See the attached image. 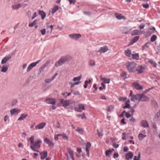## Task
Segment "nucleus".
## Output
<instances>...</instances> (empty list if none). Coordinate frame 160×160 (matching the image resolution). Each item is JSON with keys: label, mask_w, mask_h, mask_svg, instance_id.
<instances>
[{"label": "nucleus", "mask_w": 160, "mask_h": 160, "mask_svg": "<svg viewBox=\"0 0 160 160\" xmlns=\"http://www.w3.org/2000/svg\"><path fill=\"white\" fill-rule=\"evenodd\" d=\"M34 136H31L29 138L30 142V147L33 151L39 152L38 150L41 147L42 141L40 139H38L36 142H34Z\"/></svg>", "instance_id": "nucleus-1"}, {"label": "nucleus", "mask_w": 160, "mask_h": 160, "mask_svg": "<svg viewBox=\"0 0 160 160\" xmlns=\"http://www.w3.org/2000/svg\"><path fill=\"white\" fill-rule=\"evenodd\" d=\"M126 66L128 71L130 72H135L137 64L133 62H127L126 63Z\"/></svg>", "instance_id": "nucleus-2"}, {"label": "nucleus", "mask_w": 160, "mask_h": 160, "mask_svg": "<svg viewBox=\"0 0 160 160\" xmlns=\"http://www.w3.org/2000/svg\"><path fill=\"white\" fill-rule=\"evenodd\" d=\"M72 59V57L69 55L62 56L60 59L55 64L56 67H58L62 65L64 63L67 61H70Z\"/></svg>", "instance_id": "nucleus-3"}, {"label": "nucleus", "mask_w": 160, "mask_h": 160, "mask_svg": "<svg viewBox=\"0 0 160 160\" xmlns=\"http://www.w3.org/2000/svg\"><path fill=\"white\" fill-rule=\"evenodd\" d=\"M67 152H65L64 155L66 160H70V158L72 160H75L74 157V154L73 151L70 148H68L67 149Z\"/></svg>", "instance_id": "nucleus-4"}, {"label": "nucleus", "mask_w": 160, "mask_h": 160, "mask_svg": "<svg viewBox=\"0 0 160 160\" xmlns=\"http://www.w3.org/2000/svg\"><path fill=\"white\" fill-rule=\"evenodd\" d=\"M146 69V67L144 66L140 65L137 67L135 71H137L138 74H140L143 72L144 70Z\"/></svg>", "instance_id": "nucleus-5"}, {"label": "nucleus", "mask_w": 160, "mask_h": 160, "mask_svg": "<svg viewBox=\"0 0 160 160\" xmlns=\"http://www.w3.org/2000/svg\"><path fill=\"white\" fill-rule=\"evenodd\" d=\"M40 60H39L36 62H33L30 64L27 68V72H29L31 71L34 67H35L37 64L40 62Z\"/></svg>", "instance_id": "nucleus-6"}, {"label": "nucleus", "mask_w": 160, "mask_h": 160, "mask_svg": "<svg viewBox=\"0 0 160 160\" xmlns=\"http://www.w3.org/2000/svg\"><path fill=\"white\" fill-rule=\"evenodd\" d=\"M149 98L143 94H140L139 98L138 99V102L148 101Z\"/></svg>", "instance_id": "nucleus-7"}, {"label": "nucleus", "mask_w": 160, "mask_h": 160, "mask_svg": "<svg viewBox=\"0 0 160 160\" xmlns=\"http://www.w3.org/2000/svg\"><path fill=\"white\" fill-rule=\"evenodd\" d=\"M45 102L48 104L54 105L56 102V99L52 98H49L45 100Z\"/></svg>", "instance_id": "nucleus-8"}, {"label": "nucleus", "mask_w": 160, "mask_h": 160, "mask_svg": "<svg viewBox=\"0 0 160 160\" xmlns=\"http://www.w3.org/2000/svg\"><path fill=\"white\" fill-rule=\"evenodd\" d=\"M74 109L75 111L78 112H82V110H84L85 109V107L83 104H79L78 105V108H75Z\"/></svg>", "instance_id": "nucleus-9"}, {"label": "nucleus", "mask_w": 160, "mask_h": 160, "mask_svg": "<svg viewBox=\"0 0 160 160\" xmlns=\"http://www.w3.org/2000/svg\"><path fill=\"white\" fill-rule=\"evenodd\" d=\"M132 85L137 90H141L143 89V87L137 82L133 83Z\"/></svg>", "instance_id": "nucleus-10"}, {"label": "nucleus", "mask_w": 160, "mask_h": 160, "mask_svg": "<svg viewBox=\"0 0 160 160\" xmlns=\"http://www.w3.org/2000/svg\"><path fill=\"white\" fill-rule=\"evenodd\" d=\"M44 141L45 143L48 144L49 146H53L54 145V143L47 138H45L44 139Z\"/></svg>", "instance_id": "nucleus-11"}, {"label": "nucleus", "mask_w": 160, "mask_h": 160, "mask_svg": "<svg viewBox=\"0 0 160 160\" xmlns=\"http://www.w3.org/2000/svg\"><path fill=\"white\" fill-rule=\"evenodd\" d=\"M81 35L80 34H71L69 35V37L75 40H77L80 37H81Z\"/></svg>", "instance_id": "nucleus-12"}, {"label": "nucleus", "mask_w": 160, "mask_h": 160, "mask_svg": "<svg viewBox=\"0 0 160 160\" xmlns=\"http://www.w3.org/2000/svg\"><path fill=\"white\" fill-rule=\"evenodd\" d=\"M91 145L90 142H87L86 144V150L87 152V154L88 157L89 156V150L91 147Z\"/></svg>", "instance_id": "nucleus-13"}, {"label": "nucleus", "mask_w": 160, "mask_h": 160, "mask_svg": "<svg viewBox=\"0 0 160 160\" xmlns=\"http://www.w3.org/2000/svg\"><path fill=\"white\" fill-rule=\"evenodd\" d=\"M60 102L62 103L63 107H67L70 104V101L68 100H64L63 99H61L60 100Z\"/></svg>", "instance_id": "nucleus-14"}, {"label": "nucleus", "mask_w": 160, "mask_h": 160, "mask_svg": "<svg viewBox=\"0 0 160 160\" xmlns=\"http://www.w3.org/2000/svg\"><path fill=\"white\" fill-rule=\"evenodd\" d=\"M114 15L115 17L119 20H121L122 19L125 20L126 19V18L124 16H122L121 14L115 13Z\"/></svg>", "instance_id": "nucleus-15"}, {"label": "nucleus", "mask_w": 160, "mask_h": 160, "mask_svg": "<svg viewBox=\"0 0 160 160\" xmlns=\"http://www.w3.org/2000/svg\"><path fill=\"white\" fill-rule=\"evenodd\" d=\"M46 123L45 122H42L35 127V129H42L45 126Z\"/></svg>", "instance_id": "nucleus-16"}, {"label": "nucleus", "mask_w": 160, "mask_h": 160, "mask_svg": "<svg viewBox=\"0 0 160 160\" xmlns=\"http://www.w3.org/2000/svg\"><path fill=\"white\" fill-rule=\"evenodd\" d=\"M108 50V47L106 46L101 47L99 50L97 52H100L101 53H104Z\"/></svg>", "instance_id": "nucleus-17"}, {"label": "nucleus", "mask_w": 160, "mask_h": 160, "mask_svg": "<svg viewBox=\"0 0 160 160\" xmlns=\"http://www.w3.org/2000/svg\"><path fill=\"white\" fill-rule=\"evenodd\" d=\"M41 155V159H44L48 156V152L47 151L41 152L40 153Z\"/></svg>", "instance_id": "nucleus-18"}, {"label": "nucleus", "mask_w": 160, "mask_h": 160, "mask_svg": "<svg viewBox=\"0 0 160 160\" xmlns=\"http://www.w3.org/2000/svg\"><path fill=\"white\" fill-rule=\"evenodd\" d=\"M140 94H137L136 95H132L131 97V100L132 101H135L137 100H138L139 98Z\"/></svg>", "instance_id": "nucleus-19"}, {"label": "nucleus", "mask_w": 160, "mask_h": 160, "mask_svg": "<svg viewBox=\"0 0 160 160\" xmlns=\"http://www.w3.org/2000/svg\"><path fill=\"white\" fill-rule=\"evenodd\" d=\"M141 125L143 127L146 128H148L149 127V124L148 122L146 120H142L141 122Z\"/></svg>", "instance_id": "nucleus-20"}, {"label": "nucleus", "mask_w": 160, "mask_h": 160, "mask_svg": "<svg viewBox=\"0 0 160 160\" xmlns=\"http://www.w3.org/2000/svg\"><path fill=\"white\" fill-rule=\"evenodd\" d=\"M133 156V154L131 152H129L126 153L125 158L127 160H129L130 159L132 158Z\"/></svg>", "instance_id": "nucleus-21"}, {"label": "nucleus", "mask_w": 160, "mask_h": 160, "mask_svg": "<svg viewBox=\"0 0 160 160\" xmlns=\"http://www.w3.org/2000/svg\"><path fill=\"white\" fill-rule=\"evenodd\" d=\"M11 58V57L10 56H7L4 57L2 60L1 64H3L7 62Z\"/></svg>", "instance_id": "nucleus-22"}, {"label": "nucleus", "mask_w": 160, "mask_h": 160, "mask_svg": "<svg viewBox=\"0 0 160 160\" xmlns=\"http://www.w3.org/2000/svg\"><path fill=\"white\" fill-rule=\"evenodd\" d=\"M100 80L103 81L104 83H110V79L108 78H107L101 77L100 78Z\"/></svg>", "instance_id": "nucleus-23"}, {"label": "nucleus", "mask_w": 160, "mask_h": 160, "mask_svg": "<svg viewBox=\"0 0 160 160\" xmlns=\"http://www.w3.org/2000/svg\"><path fill=\"white\" fill-rule=\"evenodd\" d=\"M130 103V101L129 100H128L126 102L124 103L125 106H123L122 108L123 109L125 108H130V105L129 104Z\"/></svg>", "instance_id": "nucleus-24"}, {"label": "nucleus", "mask_w": 160, "mask_h": 160, "mask_svg": "<svg viewBox=\"0 0 160 160\" xmlns=\"http://www.w3.org/2000/svg\"><path fill=\"white\" fill-rule=\"evenodd\" d=\"M139 38V37L138 36H135L134 38L132 39L130 42V45H132L134 43L136 42H137Z\"/></svg>", "instance_id": "nucleus-25"}, {"label": "nucleus", "mask_w": 160, "mask_h": 160, "mask_svg": "<svg viewBox=\"0 0 160 160\" xmlns=\"http://www.w3.org/2000/svg\"><path fill=\"white\" fill-rule=\"evenodd\" d=\"M132 58L133 59L138 60L139 59V54L138 53H136L134 54H132Z\"/></svg>", "instance_id": "nucleus-26"}, {"label": "nucleus", "mask_w": 160, "mask_h": 160, "mask_svg": "<svg viewBox=\"0 0 160 160\" xmlns=\"http://www.w3.org/2000/svg\"><path fill=\"white\" fill-rule=\"evenodd\" d=\"M39 14L41 16L42 19H43L45 18L46 15L45 13L43 11H39Z\"/></svg>", "instance_id": "nucleus-27"}, {"label": "nucleus", "mask_w": 160, "mask_h": 160, "mask_svg": "<svg viewBox=\"0 0 160 160\" xmlns=\"http://www.w3.org/2000/svg\"><path fill=\"white\" fill-rule=\"evenodd\" d=\"M59 9V7L57 5H55L52 9V13H54L57 11Z\"/></svg>", "instance_id": "nucleus-28"}, {"label": "nucleus", "mask_w": 160, "mask_h": 160, "mask_svg": "<svg viewBox=\"0 0 160 160\" xmlns=\"http://www.w3.org/2000/svg\"><path fill=\"white\" fill-rule=\"evenodd\" d=\"M27 116V114H22L20 117L18 119V121L22 120L25 119Z\"/></svg>", "instance_id": "nucleus-29"}, {"label": "nucleus", "mask_w": 160, "mask_h": 160, "mask_svg": "<svg viewBox=\"0 0 160 160\" xmlns=\"http://www.w3.org/2000/svg\"><path fill=\"white\" fill-rule=\"evenodd\" d=\"M125 53L127 56L129 57L131 54V51L129 49L126 50L125 51Z\"/></svg>", "instance_id": "nucleus-30"}, {"label": "nucleus", "mask_w": 160, "mask_h": 160, "mask_svg": "<svg viewBox=\"0 0 160 160\" xmlns=\"http://www.w3.org/2000/svg\"><path fill=\"white\" fill-rule=\"evenodd\" d=\"M18 110L15 108L11 109L10 110L11 114L12 115H13L15 114H17L18 112Z\"/></svg>", "instance_id": "nucleus-31"}, {"label": "nucleus", "mask_w": 160, "mask_h": 160, "mask_svg": "<svg viewBox=\"0 0 160 160\" xmlns=\"http://www.w3.org/2000/svg\"><path fill=\"white\" fill-rule=\"evenodd\" d=\"M114 151V149L113 148L107 150L105 152L106 155V156L110 155L111 154L112 152Z\"/></svg>", "instance_id": "nucleus-32"}, {"label": "nucleus", "mask_w": 160, "mask_h": 160, "mask_svg": "<svg viewBox=\"0 0 160 160\" xmlns=\"http://www.w3.org/2000/svg\"><path fill=\"white\" fill-rule=\"evenodd\" d=\"M76 131L81 135H82L83 134V130L82 128L78 127L76 129Z\"/></svg>", "instance_id": "nucleus-33"}, {"label": "nucleus", "mask_w": 160, "mask_h": 160, "mask_svg": "<svg viewBox=\"0 0 160 160\" xmlns=\"http://www.w3.org/2000/svg\"><path fill=\"white\" fill-rule=\"evenodd\" d=\"M21 4L20 3H19L13 5L12 6V8L14 10H17L21 7Z\"/></svg>", "instance_id": "nucleus-34"}, {"label": "nucleus", "mask_w": 160, "mask_h": 160, "mask_svg": "<svg viewBox=\"0 0 160 160\" xmlns=\"http://www.w3.org/2000/svg\"><path fill=\"white\" fill-rule=\"evenodd\" d=\"M130 31V30L127 27L124 28L122 30V33L126 34Z\"/></svg>", "instance_id": "nucleus-35"}, {"label": "nucleus", "mask_w": 160, "mask_h": 160, "mask_svg": "<svg viewBox=\"0 0 160 160\" xmlns=\"http://www.w3.org/2000/svg\"><path fill=\"white\" fill-rule=\"evenodd\" d=\"M127 73L126 72H123L120 73V76L122 77H124V79H125L128 78V77H126Z\"/></svg>", "instance_id": "nucleus-36"}, {"label": "nucleus", "mask_w": 160, "mask_h": 160, "mask_svg": "<svg viewBox=\"0 0 160 160\" xmlns=\"http://www.w3.org/2000/svg\"><path fill=\"white\" fill-rule=\"evenodd\" d=\"M89 64L91 66H93L95 64V62L93 60H90L89 61Z\"/></svg>", "instance_id": "nucleus-37"}, {"label": "nucleus", "mask_w": 160, "mask_h": 160, "mask_svg": "<svg viewBox=\"0 0 160 160\" xmlns=\"http://www.w3.org/2000/svg\"><path fill=\"white\" fill-rule=\"evenodd\" d=\"M139 30H135L132 31L131 34L132 36L137 35L139 34Z\"/></svg>", "instance_id": "nucleus-38"}, {"label": "nucleus", "mask_w": 160, "mask_h": 160, "mask_svg": "<svg viewBox=\"0 0 160 160\" xmlns=\"http://www.w3.org/2000/svg\"><path fill=\"white\" fill-rule=\"evenodd\" d=\"M8 68V66L3 65L2 66V68L1 70V71L3 72H5L7 71Z\"/></svg>", "instance_id": "nucleus-39"}, {"label": "nucleus", "mask_w": 160, "mask_h": 160, "mask_svg": "<svg viewBox=\"0 0 160 160\" xmlns=\"http://www.w3.org/2000/svg\"><path fill=\"white\" fill-rule=\"evenodd\" d=\"M91 82V81L90 80H86L85 81V84L84 85V87L86 88H87L88 85V84L89 83H90Z\"/></svg>", "instance_id": "nucleus-40"}, {"label": "nucleus", "mask_w": 160, "mask_h": 160, "mask_svg": "<svg viewBox=\"0 0 160 160\" xmlns=\"http://www.w3.org/2000/svg\"><path fill=\"white\" fill-rule=\"evenodd\" d=\"M145 137H146V135H144L142 133H140L138 135L139 139L140 140H142Z\"/></svg>", "instance_id": "nucleus-41"}, {"label": "nucleus", "mask_w": 160, "mask_h": 160, "mask_svg": "<svg viewBox=\"0 0 160 160\" xmlns=\"http://www.w3.org/2000/svg\"><path fill=\"white\" fill-rule=\"evenodd\" d=\"M114 108V106L113 105H110L108 108V111L109 112L112 111Z\"/></svg>", "instance_id": "nucleus-42"}, {"label": "nucleus", "mask_w": 160, "mask_h": 160, "mask_svg": "<svg viewBox=\"0 0 160 160\" xmlns=\"http://www.w3.org/2000/svg\"><path fill=\"white\" fill-rule=\"evenodd\" d=\"M148 62L151 64L153 65L154 67H156L157 65V63L156 62H154V61H153L152 60H148Z\"/></svg>", "instance_id": "nucleus-43"}, {"label": "nucleus", "mask_w": 160, "mask_h": 160, "mask_svg": "<svg viewBox=\"0 0 160 160\" xmlns=\"http://www.w3.org/2000/svg\"><path fill=\"white\" fill-rule=\"evenodd\" d=\"M157 36L155 35H153L151 38V41L152 42H153L155 41L157 39Z\"/></svg>", "instance_id": "nucleus-44"}, {"label": "nucleus", "mask_w": 160, "mask_h": 160, "mask_svg": "<svg viewBox=\"0 0 160 160\" xmlns=\"http://www.w3.org/2000/svg\"><path fill=\"white\" fill-rule=\"evenodd\" d=\"M77 116L78 118L81 117V118L82 119H83L84 118H86V117L85 115V114L84 113H83L82 115H81L80 114H78L77 115Z\"/></svg>", "instance_id": "nucleus-45"}, {"label": "nucleus", "mask_w": 160, "mask_h": 160, "mask_svg": "<svg viewBox=\"0 0 160 160\" xmlns=\"http://www.w3.org/2000/svg\"><path fill=\"white\" fill-rule=\"evenodd\" d=\"M81 78V75L79 76L78 77L74 78H73V80L74 81H79Z\"/></svg>", "instance_id": "nucleus-46"}, {"label": "nucleus", "mask_w": 160, "mask_h": 160, "mask_svg": "<svg viewBox=\"0 0 160 160\" xmlns=\"http://www.w3.org/2000/svg\"><path fill=\"white\" fill-rule=\"evenodd\" d=\"M36 21L37 20H35L33 22L29 24L28 25V26L29 27H32L34 26L36 24Z\"/></svg>", "instance_id": "nucleus-47"}, {"label": "nucleus", "mask_w": 160, "mask_h": 160, "mask_svg": "<svg viewBox=\"0 0 160 160\" xmlns=\"http://www.w3.org/2000/svg\"><path fill=\"white\" fill-rule=\"evenodd\" d=\"M97 131L98 132V134L99 137H102V130L100 131H99L98 129H97Z\"/></svg>", "instance_id": "nucleus-48"}, {"label": "nucleus", "mask_w": 160, "mask_h": 160, "mask_svg": "<svg viewBox=\"0 0 160 160\" xmlns=\"http://www.w3.org/2000/svg\"><path fill=\"white\" fill-rule=\"evenodd\" d=\"M160 116V109L159 110L158 112L155 115L154 118L155 119H157Z\"/></svg>", "instance_id": "nucleus-49"}, {"label": "nucleus", "mask_w": 160, "mask_h": 160, "mask_svg": "<svg viewBox=\"0 0 160 160\" xmlns=\"http://www.w3.org/2000/svg\"><path fill=\"white\" fill-rule=\"evenodd\" d=\"M40 32L41 33V34L42 35H44L46 32V30L45 29H43L40 30Z\"/></svg>", "instance_id": "nucleus-50"}, {"label": "nucleus", "mask_w": 160, "mask_h": 160, "mask_svg": "<svg viewBox=\"0 0 160 160\" xmlns=\"http://www.w3.org/2000/svg\"><path fill=\"white\" fill-rule=\"evenodd\" d=\"M62 137L65 140H68V138L67 135L66 134L64 133L62 134Z\"/></svg>", "instance_id": "nucleus-51"}, {"label": "nucleus", "mask_w": 160, "mask_h": 160, "mask_svg": "<svg viewBox=\"0 0 160 160\" xmlns=\"http://www.w3.org/2000/svg\"><path fill=\"white\" fill-rule=\"evenodd\" d=\"M126 99L127 98L126 97H120L119 98V101H124L126 100Z\"/></svg>", "instance_id": "nucleus-52"}, {"label": "nucleus", "mask_w": 160, "mask_h": 160, "mask_svg": "<svg viewBox=\"0 0 160 160\" xmlns=\"http://www.w3.org/2000/svg\"><path fill=\"white\" fill-rule=\"evenodd\" d=\"M125 116L127 118H130L131 116V115L128 112H125Z\"/></svg>", "instance_id": "nucleus-53"}, {"label": "nucleus", "mask_w": 160, "mask_h": 160, "mask_svg": "<svg viewBox=\"0 0 160 160\" xmlns=\"http://www.w3.org/2000/svg\"><path fill=\"white\" fill-rule=\"evenodd\" d=\"M129 120L131 122H136L135 119L133 117H132L131 118L129 119Z\"/></svg>", "instance_id": "nucleus-54"}, {"label": "nucleus", "mask_w": 160, "mask_h": 160, "mask_svg": "<svg viewBox=\"0 0 160 160\" xmlns=\"http://www.w3.org/2000/svg\"><path fill=\"white\" fill-rule=\"evenodd\" d=\"M47 28H51V31H50V33H51L52 32V29L53 28V26L52 25H51L50 26H48L47 27Z\"/></svg>", "instance_id": "nucleus-55"}, {"label": "nucleus", "mask_w": 160, "mask_h": 160, "mask_svg": "<svg viewBox=\"0 0 160 160\" xmlns=\"http://www.w3.org/2000/svg\"><path fill=\"white\" fill-rule=\"evenodd\" d=\"M145 26V24L144 23H142L139 26V28L141 30L144 28Z\"/></svg>", "instance_id": "nucleus-56"}, {"label": "nucleus", "mask_w": 160, "mask_h": 160, "mask_svg": "<svg viewBox=\"0 0 160 160\" xmlns=\"http://www.w3.org/2000/svg\"><path fill=\"white\" fill-rule=\"evenodd\" d=\"M123 151L125 152H127L128 150V147L125 146L123 148Z\"/></svg>", "instance_id": "nucleus-57"}, {"label": "nucleus", "mask_w": 160, "mask_h": 160, "mask_svg": "<svg viewBox=\"0 0 160 160\" xmlns=\"http://www.w3.org/2000/svg\"><path fill=\"white\" fill-rule=\"evenodd\" d=\"M142 6L143 8H147L149 7V4L148 3L143 4Z\"/></svg>", "instance_id": "nucleus-58"}, {"label": "nucleus", "mask_w": 160, "mask_h": 160, "mask_svg": "<svg viewBox=\"0 0 160 160\" xmlns=\"http://www.w3.org/2000/svg\"><path fill=\"white\" fill-rule=\"evenodd\" d=\"M148 47L147 45V44L146 43L144 45L142 48V50H144L146 48H148Z\"/></svg>", "instance_id": "nucleus-59"}, {"label": "nucleus", "mask_w": 160, "mask_h": 160, "mask_svg": "<svg viewBox=\"0 0 160 160\" xmlns=\"http://www.w3.org/2000/svg\"><path fill=\"white\" fill-rule=\"evenodd\" d=\"M50 60H48L45 63V64L44 65L46 67L49 64V63L50 62Z\"/></svg>", "instance_id": "nucleus-60"}, {"label": "nucleus", "mask_w": 160, "mask_h": 160, "mask_svg": "<svg viewBox=\"0 0 160 160\" xmlns=\"http://www.w3.org/2000/svg\"><path fill=\"white\" fill-rule=\"evenodd\" d=\"M118 156H119V155H118V153L117 152H116L113 154L114 158H117L118 157Z\"/></svg>", "instance_id": "nucleus-61"}, {"label": "nucleus", "mask_w": 160, "mask_h": 160, "mask_svg": "<svg viewBox=\"0 0 160 160\" xmlns=\"http://www.w3.org/2000/svg\"><path fill=\"white\" fill-rule=\"evenodd\" d=\"M100 98L102 99L106 100V98L104 95H102L100 96Z\"/></svg>", "instance_id": "nucleus-62"}, {"label": "nucleus", "mask_w": 160, "mask_h": 160, "mask_svg": "<svg viewBox=\"0 0 160 160\" xmlns=\"http://www.w3.org/2000/svg\"><path fill=\"white\" fill-rule=\"evenodd\" d=\"M113 147L115 148H117L119 146V145L116 143H114L113 144Z\"/></svg>", "instance_id": "nucleus-63"}, {"label": "nucleus", "mask_w": 160, "mask_h": 160, "mask_svg": "<svg viewBox=\"0 0 160 160\" xmlns=\"http://www.w3.org/2000/svg\"><path fill=\"white\" fill-rule=\"evenodd\" d=\"M83 13H84V14L87 15L88 16H89L91 14V13L90 12H84Z\"/></svg>", "instance_id": "nucleus-64"}]
</instances>
